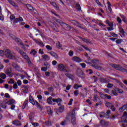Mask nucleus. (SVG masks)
<instances>
[{"mask_svg": "<svg viewBox=\"0 0 127 127\" xmlns=\"http://www.w3.org/2000/svg\"><path fill=\"white\" fill-rule=\"evenodd\" d=\"M4 55L8 59H11L12 60H16L17 59V57L15 53L11 52L9 49L5 50Z\"/></svg>", "mask_w": 127, "mask_h": 127, "instance_id": "1", "label": "nucleus"}, {"mask_svg": "<svg viewBox=\"0 0 127 127\" xmlns=\"http://www.w3.org/2000/svg\"><path fill=\"white\" fill-rule=\"evenodd\" d=\"M92 64V67H94L95 69H97L98 70H101L102 69V67L99 66V61L97 59H94L91 60Z\"/></svg>", "mask_w": 127, "mask_h": 127, "instance_id": "2", "label": "nucleus"}, {"mask_svg": "<svg viewBox=\"0 0 127 127\" xmlns=\"http://www.w3.org/2000/svg\"><path fill=\"white\" fill-rule=\"evenodd\" d=\"M68 21L71 23V24H73V25H75V26H77V27H79V28H81V29H85L84 28V27L82 26V25L79 23V22L75 20H69Z\"/></svg>", "mask_w": 127, "mask_h": 127, "instance_id": "3", "label": "nucleus"}, {"mask_svg": "<svg viewBox=\"0 0 127 127\" xmlns=\"http://www.w3.org/2000/svg\"><path fill=\"white\" fill-rule=\"evenodd\" d=\"M76 74L77 75H78V77L80 78H83L84 77V72H83V70L80 68H77L76 70Z\"/></svg>", "mask_w": 127, "mask_h": 127, "instance_id": "4", "label": "nucleus"}, {"mask_svg": "<svg viewBox=\"0 0 127 127\" xmlns=\"http://www.w3.org/2000/svg\"><path fill=\"white\" fill-rule=\"evenodd\" d=\"M12 66L15 69V70H16V71H21V68L17 63L13 62L12 63Z\"/></svg>", "mask_w": 127, "mask_h": 127, "instance_id": "5", "label": "nucleus"}, {"mask_svg": "<svg viewBox=\"0 0 127 127\" xmlns=\"http://www.w3.org/2000/svg\"><path fill=\"white\" fill-rule=\"evenodd\" d=\"M105 106L107 107V108H111V110H112L113 112H115V111H116V107H115V106L109 102H106Z\"/></svg>", "mask_w": 127, "mask_h": 127, "instance_id": "6", "label": "nucleus"}, {"mask_svg": "<svg viewBox=\"0 0 127 127\" xmlns=\"http://www.w3.org/2000/svg\"><path fill=\"white\" fill-rule=\"evenodd\" d=\"M110 66L116 69V70H119V71H121L123 70V67H121L119 64H110Z\"/></svg>", "mask_w": 127, "mask_h": 127, "instance_id": "7", "label": "nucleus"}, {"mask_svg": "<svg viewBox=\"0 0 127 127\" xmlns=\"http://www.w3.org/2000/svg\"><path fill=\"white\" fill-rule=\"evenodd\" d=\"M15 40L16 41V42H17V43H18L19 45H21V48H22L23 49H24L25 48V47L24 46V44L23 43H22V42L21 41V40L20 39H19V38H16L15 39Z\"/></svg>", "mask_w": 127, "mask_h": 127, "instance_id": "8", "label": "nucleus"}, {"mask_svg": "<svg viewBox=\"0 0 127 127\" xmlns=\"http://www.w3.org/2000/svg\"><path fill=\"white\" fill-rule=\"evenodd\" d=\"M58 70L64 72L65 70H66V68H65V66H64L63 64H60L58 65Z\"/></svg>", "mask_w": 127, "mask_h": 127, "instance_id": "9", "label": "nucleus"}, {"mask_svg": "<svg viewBox=\"0 0 127 127\" xmlns=\"http://www.w3.org/2000/svg\"><path fill=\"white\" fill-rule=\"evenodd\" d=\"M100 82L103 84L105 83H109V82H110V79L107 78L101 77L100 78Z\"/></svg>", "mask_w": 127, "mask_h": 127, "instance_id": "10", "label": "nucleus"}, {"mask_svg": "<svg viewBox=\"0 0 127 127\" xmlns=\"http://www.w3.org/2000/svg\"><path fill=\"white\" fill-rule=\"evenodd\" d=\"M62 26L64 27V29H65L68 31L71 30V26H70L69 24H67L65 23H64V24H63V25Z\"/></svg>", "mask_w": 127, "mask_h": 127, "instance_id": "11", "label": "nucleus"}, {"mask_svg": "<svg viewBox=\"0 0 127 127\" xmlns=\"http://www.w3.org/2000/svg\"><path fill=\"white\" fill-rule=\"evenodd\" d=\"M12 124L14 125V126H16V127H20V126H21V123L17 120L13 121Z\"/></svg>", "mask_w": 127, "mask_h": 127, "instance_id": "12", "label": "nucleus"}, {"mask_svg": "<svg viewBox=\"0 0 127 127\" xmlns=\"http://www.w3.org/2000/svg\"><path fill=\"white\" fill-rule=\"evenodd\" d=\"M26 7L29 10H30L31 12H34L35 11V9H34L32 5L29 4H26Z\"/></svg>", "mask_w": 127, "mask_h": 127, "instance_id": "13", "label": "nucleus"}, {"mask_svg": "<svg viewBox=\"0 0 127 127\" xmlns=\"http://www.w3.org/2000/svg\"><path fill=\"white\" fill-rule=\"evenodd\" d=\"M5 73L6 75L9 76V77H12V76L11 75V68H8L6 69Z\"/></svg>", "mask_w": 127, "mask_h": 127, "instance_id": "14", "label": "nucleus"}, {"mask_svg": "<svg viewBox=\"0 0 127 127\" xmlns=\"http://www.w3.org/2000/svg\"><path fill=\"white\" fill-rule=\"evenodd\" d=\"M20 21H23V19L21 17H19L18 18H16L14 20L13 22L14 23H17V22H19Z\"/></svg>", "mask_w": 127, "mask_h": 127, "instance_id": "15", "label": "nucleus"}, {"mask_svg": "<svg viewBox=\"0 0 127 127\" xmlns=\"http://www.w3.org/2000/svg\"><path fill=\"white\" fill-rule=\"evenodd\" d=\"M7 0V1H8L10 4L12 5V6H14L15 7H18V6L13 0Z\"/></svg>", "mask_w": 127, "mask_h": 127, "instance_id": "16", "label": "nucleus"}, {"mask_svg": "<svg viewBox=\"0 0 127 127\" xmlns=\"http://www.w3.org/2000/svg\"><path fill=\"white\" fill-rule=\"evenodd\" d=\"M120 16H121V18L122 19L123 21H124V22H125V23L127 24V17H126V16H125V15H123L122 14H120Z\"/></svg>", "mask_w": 127, "mask_h": 127, "instance_id": "17", "label": "nucleus"}, {"mask_svg": "<svg viewBox=\"0 0 127 127\" xmlns=\"http://www.w3.org/2000/svg\"><path fill=\"white\" fill-rule=\"evenodd\" d=\"M100 124L101 125V126H109V122L107 121H105L104 120H101L100 121Z\"/></svg>", "mask_w": 127, "mask_h": 127, "instance_id": "18", "label": "nucleus"}, {"mask_svg": "<svg viewBox=\"0 0 127 127\" xmlns=\"http://www.w3.org/2000/svg\"><path fill=\"white\" fill-rule=\"evenodd\" d=\"M52 101L54 102V103H59V102L61 103V102H62V99H61L60 98H58V99L53 98Z\"/></svg>", "mask_w": 127, "mask_h": 127, "instance_id": "19", "label": "nucleus"}, {"mask_svg": "<svg viewBox=\"0 0 127 127\" xmlns=\"http://www.w3.org/2000/svg\"><path fill=\"white\" fill-rule=\"evenodd\" d=\"M48 53L51 55V56H53V57H54L55 58H58V56L57 54L55 53V52L53 51L49 52Z\"/></svg>", "mask_w": 127, "mask_h": 127, "instance_id": "20", "label": "nucleus"}, {"mask_svg": "<svg viewBox=\"0 0 127 127\" xmlns=\"http://www.w3.org/2000/svg\"><path fill=\"white\" fill-rule=\"evenodd\" d=\"M72 60L73 61H75V62H81L82 61V60L78 57H73Z\"/></svg>", "mask_w": 127, "mask_h": 127, "instance_id": "21", "label": "nucleus"}, {"mask_svg": "<svg viewBox=\"0 0 127 127\" xmlns=\"http://www.w3.org/2000/svg\"><path fill=\"white\" fill-rule=\"evenodd\" d=\"M35 104H36V106L38 109H40L41 110V111H42V110H43V107H42L41 105H40V104H39V103H38V102L36 101Z\"/></svg>", "mask_w": 127, "mask_h": 127, "instance_id": "22", "label": "nucleus"}, {"mask_svg": "<svg viewBox=\"0 0 127 127\" xmlns=\"http://www.w3.org/2000/svg\"><path fill=\"white\" fill-rule=\"evenodd\" d=\"M122 117H125L124 123H127V112L125 111L123 114Z\"/></svg>", "mask_w": 127, "mask_h": 127, "instance_id": "23", "label": "nucleus"}, {"mask_svg": "<svg viewBox=\"0 0 127 127\" xmlns=\"http://www.w3.org/2000/svg\"><path fill=\"white\" fill-rule=\"evenodd\" d=\"M0 104L1 108H2L3 109H6V106H5V105H6V102L5 103L4 101H1Z\"/></svg>", "mask_w": 127, "mask_h": 127, "instance_id": "24", "label": "nucleus"}, {"mask_svg": "<svg viewBox=\"0 0 127 127\" xmlns=\"http://www.w3.org/2000/svg\"><path fill=\"white\" fill-rule=\"evenodd\" d=\"M42 58L45 61H48V60H50V58L47 55H44L42 56Z\"/></svg>", "mask_w": 127, "mask_h": 127, "instance_id": "25", "label": "nucleus"}, {"mask_svg": "<svg viewBox=\"0 0 127 127\" xmlns=\"http://www.w3.org/2000/svg\"><path fill=\"white\" fill-rule=\"evenodd\" d=\"M127 104L124 105L123 106L121 107L119 109V111H120V112H124V111H125L126 110V109H127Z\"/></svg>", "mask_w": 127, "mask_h": 127, "instance_id": "26", "label": "nucleus"}, {"mask_svg": "<svg viewBox=\"0 0 127 127\" xmlns=\"http://www.w3.org/2000/svg\"><path fill=\"white\" fill-rule=\"evenodd\" d=\"M15 102V101L14 99H10L8 101L6 102V105H12Z\"/></svg>", "mask_w": 127, "mask_h": 127, "instance_id": "27", "label": "nucleus"}, {"mask_svg": "<svg viewBox=\"0 0 127 127\" xmlns=\"http://www.w3.org/2000/svg\"><path fill=\"white\" fill-rule=\"evenodd\" d=\"M119 31L120 32V33H122V34L123 36H125V35H126V34H125L126 32H125V31L124 30V29H123V28L122 27H119Z\"/></svg>", "mask_w": 127, "mask_h": 127, "instance_id": "28", "label": "nucleus"}, {"mask_svg": "<svg viewBox=\"0 0 127 127\" xmlns=\"http://www.w3.org/2000/svg\"><path fill=\"white\" fill-rule=\"evenodd\" d=\"M79 88H82V85H78V84H74L73 85V88L75 89V90H78Z\"/></svg>", "mask_w": 127, "mask_h": 127, "instance_id": "29", "label": "nucleus"}, {"mask_svg": "<svg viewBox=\"0 0 127 127\" xmlns=\"http://www.w3.org/2000/svg\"><path fill=\"white\" fill-rule=\"evenodd\" d=\"M52 97H50L47 99V103L49 104V105L52 104Z\"/></svg>", "mask_w": 127, "mask_h": 127, "instance_id": "30", "label": "nucleus"}, {"mask_svg": "<svg viewBox=\"0 0 127 127\" xmlns=\"http://www.w3.org/2000/svg\"><path fill=\"white\" fill-rule=\"evenodd\" d=\"M93 101L95 102H97V103H101V100L100 99H99V97H98V96L95 95Z\"/></svg>", "mask_w": 127, "mask_h": 127, "instance_id": "31", "label": "nucleus"}, {"mask_svg": "<svg viewBox=\"0 0 127 127\" xmlns=\"http://www.w3.org/2000/svg\"><path fill=\"white\" fill-rule=\"evenodd\" d=\"M117 91L116 90L115 88L114 89L111 91V94L112 95H114V96H118V93L117 92Z\"/></svg>", "mask_w": 127, "mask_h": 127, "instance_id": "32", "label": "nucleus"}, {"mask_svg": "<svg viewBox=\"0 0 127 127\" xmlns=\"http://www.w3.org/2000/svg\"><path fill=\"white\" fill-rule=\"evenodd\" d=\"M36 43L38 44V45H40V46H41L42 47H44V44H43L42 42H39L35 40Z\"/></svg>", "mask_w": 127, "mask_h": 127, "instance_id": "33", "label": "nucleus"}, {"mask_svg": "<svg viewBox=\"0 0 127 127\" xmlns=\"http://www.w3.org/2000/svg\"><path fill=\"white\" fill-rule=\"evenodd\" d=\"M34 118V113L31 112L29 115V120L32 121V119Z\"/></svg>", "mask_w": 127, "mask_h": 127, "instance_id": "34", "label": "nucleus"}, {"mask_svg": "<svg viewBox=\"0 0 127 127\" xmlns=\"http://www.w3.org/2000/svg\"><path fill=\"white\" fill-rule=\"evenodd\" d=\"M29 102L30 103H31L32 105H35V102H34V100H33V99L32 98V96H30L29 97Z\"/></svg>", "mask_w": 127, "mask_h": 127, "instance_id": "35", "label": "nucleus"}, {"mask_svg": "<svg viewBox=\"0 0 127 127\" xmlns=\"http://www.w3.org/2000/svg\"><path fill=\"white\" fill-rule=\"evenodd\" d=\"M59 113H63V112H64V106H62L59 107Z\"/></svg>", "mask_w": 127, "mask_h": 127, "instance_id": "36", "label": "nucleus"}, {"mask_svg": "<svg viewBox=\"0 0 127 127\" xmlns=\"http://www.w3.org/2000/svg\"><path fill=\"white\" fill-rule=\"evenodd\" d=\"M82 41L84 42L85 43H91V41L89 39H86V38H83L82 39Z\"/></svg>", "mask_w": 127, "mask_h": 127, "instance_id": "37", "label": "nucleus"}, {"mask_svg": "<svg viewBox=\"0 0 127 127\" xmlns=\"http://www.w3.org/2000/svg\"><path fill=\"white\" fill-rule=\"evenodd\" d=\"M71 122L73 125H76V117L71 118Z\"/></svg>", "mask_w": 127, "mask_h": 127, "instance_id": "38", "label": "nucleus"}, {"mask_svg": "<svg viewBox=\"0 0 127 127\" xmlns=\"http://www.w3.org/2000/svg\"><path fill=\"white\" fill-rule=\"evenodd\" d=\"M23 88H24L23 92L25 94L27 93V91H28V87L27 86H23Z\"/></svg>", "mask_w": 127, "mask_h": 127, "instance_id": "39", "label": "nucleus"}, {"mask_svg": "<svg viewBox=\"0 0 127 127\" xmlns=\"http://www.w3.org/2000/svg\"><path fill=\"white\" fill-rule=\"evenodd\" d=\"M50 3L52 5H53V6H54V7H56V8H57V9H59V7L55 3L50 2Z\"/></svg>", "mask_w": 127, "mask_h": 127, "instance_id": "40", "label": "nucleus"}, {"mask_svg": "<svg viewBox=\"0 0 127 127\" xmlns=\"http://www.w3.org/2000/svg\"><path fill=\"white\" fill-rule=\"evenodd\" d=\"M0 77L1 79H4L5 78H6V75L3 73H0Z\"/></svg>", "mask_w": 127, "mask_h": 127, "instance_id": "41", "label": "nucleus"}, {"mask_svg": "<svg viewBox=\"0 0 127 127\" xmlns=\"http://www.w3.org/2000/svg\"><path fill=\"white\" fill-rule=\"evenodd\" d=\"M56 22H58V23H59L61 26H62V25L64 24V22L62 21V20L58 19L56 20Z\"/></svg>", "mask_w": 127, "mask_h": 127, "instance_id": "42", "label": "nucleus"}, {"mask_svg": "<svg viewBox=\"0 0 127 127\" xmlns=\"http://www.w3.org/2000/svg\"><path fill=\"white\" fill-rule=\"evenodd\" d=\"M44 66H45L46 67V68H49L50 67V64H48V63H47V62H45L44 63Z\"/></svg>", "mask_w": 127, "mask_h": 127, "instance_id": "43", "label": "nucleus"}, {"mask_svg": "<svg viewBox=\"0 0 127 127\" xmlns=\"http://www.w3.org/2000/svg\"><path fill=\"white\" fill-rule=\"evenodd\" d=\"M48 90L50 92V93H53V92L54 91V88H53V87H52V86L49 87L48 88Z\"/></svg>", "mask_w": 127, "mask_h": 127, "instance_id": "44", "label": "nucleus"}, {"mask_svg": "<svg viewBox=\"0 0 127 127\" xmlns=\"http://www.w3.org/2000/svg\"><path fill=\"white\" fill-rule=\"evenodd\" d=\"M99 95L102 99H106V94H104L103 93L100 92Z\"/></svg>", "mask_w": 127, "mask_h": 127, "instance_id": "45", "label": "nucleus"}, {"mask_svg": "<svg viewBox=\"0 0 127 127\" xmlns=\"http://www.w3.org/2000/svg\"><path fill=\"white\" fill-rule=\"evenodd\" d=\"M56 46H57V48H59V49H60V48H61V47H62V45L60 44V42H58L56 44Z\"/></svg>", "mask_w": 127, "mask_h": 127, "instance_id": "46", "label": "nucleus"}, {"mask_svg": "<svg viewBox=\"0 0 127 127\" xmlns=\"http://www.w3.org/2000/svg\"><path fill=\"white\" fill-rule=\"evenodd\" d=\"M116 90L117 91V92H118V93H119L120 94H123V93H124L123 90L118 88H116Z\"/></svg>", "mask_w": 127, "mask_h": 127, "instance_id": "47", "label": "nucleus"}, {"mask_svg": "<svg viewBox=\"0 0 127 127\" xmlns=\"http://www.w3.org/2000/svg\"><path fill=\"white\" fill-rule=\"evenodd\" d=\"M36 53H37V52L35 51V50L34 49L32 50L30 52V54H32V55H34V56L35 55Z\"/></svg>", "mask_w": 127, "mask_h": 127, "instance_id": "48", "label": "nucleus"}, {"mask_svg": "<svg viewBox=\"0 0 127 127\" xmlns=\"http://www.w3.org/2000/svg\"><path fill=\"white\" fill-rule=\"evenodd\" d=\"M75 7L77 10H81V6L79 4H76L75 5Z\"/></svg>", "mask_w": 127, "mask_h": 127, "instance_id": "49", "label": "nucleus"}, {"mask_svg": "<svg viewBox=\"0 0 127 127\" xmlns=\"http://www.w3.org/2000/svg\"><path fill=\"white\" fill-rule=\"evenodd\" d=\"M106 23H107V24H108V25L111 27L114 26V24H113V23H110V22H109V20H106Z\"/></svg>", "mask_w": 127, "mask_h": 127, "instance_id": "50", "label": "nucleus"}, {"mask_svg": "<svg viewBox=\"0 0 127 127\" xmlns=\"http://www.w3.org/2000/svg\"><path fill=\"white\" fill-rule=\"evenodd\" d=\"M37 98L39 100V103H42V102L40 101V100H42V96L41 95H38L37 96Z\"/></svg>", "mask_w": 127, "mask_h": 127, "instance_id": "51", "label": "nucleus"}, {"mask_svg": "<svg viewBox=\"0 0 127 127\" xmlns=\"http://www.w3.org/2000/svg\"><path fill=\"white\" fill-rule=\"evenodd\" d=\"M116 42L117 44H121L122 42H123V40L122 39H118L116 41Z\"/></svg>", "mask_w": 127, "mask_h": 127, "instance_id": "52", "label": "nucleus"}, {"mask_svg": "<svg viewBox=\"0 0 127 127\" xmlns=\"http://www.w3.org/2000/svg\"><path fill=\"white\" fill-rule=\"evenodd\" d=\"M73 94H74V96L77 97V96H78V95H79V90H76L75 91H74Z\"/></svg>", "mask_w": 127, "mask_h": 127, "instance_id": "53", "label": "nucleus"}, {"mask_svg": "<svg viewBox=\"0 0 127 127\" xmlns=\"http://www.w3.org/2000/svg\"><path fill=\"white\" fill-rule=\"evenodd\" d=\"M110 34L113 36V37H118V34H116L114 32H110Z\"/></svg>", "mask_w": 127, "mask_h": 127, "instance_id": "54", "label": "nucleus"}, {"mask_svg": "<svg viewBox=\"0 0 127 127\" xmlns=\"http://www.w3.org/2000/svg\"><path fill=\"white\" fill-rule=\"evenodd\" d=\"M19 53L23 57L24 55H25V53L24 52H23V51L22 50H20V51L19 52Z\"/></svg>", "mask_w": 127, "mask_h": 127, "instance_id": "55", "label": "nucleus"}, {"mask_svg": "<svg viewBox=\"0 0 127 127\" xmlns=\"http://www.w3.org/2000/svg\"><path fill=\"white\" fill-rule=\"evenodd\" d=\"M71 118H76V116L75 115V110H73L71 113Z\"/></svg>", "mask_w": 127, "mask_h": 127, "instance_id": "56", "label": "nucleus"}, {"mask_svg": "<svg viewBox=\"0 0 127 127\" xmlns=\"http://www.w3.org/2000/svg\"><path fill=\"white\" fill-rule=\"evenodd\" d=\"M46 48H47L48 50H52V47L49 45H47Z\"/></svg>", "mask_w": 127, "mask_h": 127, "instance_id": "57", "label": "nucleus"}, {"mask_svg": "<svg viewBox=\"0 0 127 127\" xmlns=\"http://www.w3.org/2000/svg\"><path fill=\"white\" fill-rule=\"evenodd\" d=\"M117 20L119 23H121L122 22V19H121L120 17H117Z\"/></svg>", "mask_w": 127, "mask_h": 127, "instance_id": "58", "label": "nucleus"}, {"mask_svg": "<svg viewBox=\"0 0 127 127\" xmlns=\"http://www.w3.org/2000/svg\"><path fill=\"white\" fill-rule=\"evenodd\" d=\"M3 55H4V52L0 50V56H3Z\"/></svg>", "mask_w": 127, "mask_h": 127, "instance_id": "59", "label": "nucleus"}, {"mask_svg": "<svg viewBox=\"0 0 127 127\" xmlns=\"http://www.w3.org/2000/svg\"><path fill=\"white\" fill-rule=\"evenodd\" d=\"M23 58L24 59H26V60H28L29 59V58L28 57V56H27L26 55V54H25L23 56Z\"/></svg>", "mask_w": 127, "mask_h": 127, "instance_id": "60", "label": "nucleus"}, {"mask_svg": "<svg viewBox=\"0 0 127 127\" xmlns=\"http://www.w3.org/2000/svg\"><path fill=\"white\" fill-rule=\"evenodd\" d=\"M114 86V84L111 83H108L107 85V88H112Z\"/></svg>", "mask_w": 127, "mask_h": 127, "instance_id": "61", "label": "nucleus"}, {"mask_svg": "<svg viewBox=\"0 0 127 127\" xmlns=\"http://www.w3.org/2000/svg\"><path fill=\"white\" fill-rule=\"evenodd\" d=\"M86 72H88L90 74H93V70H92V69L86 70Z\"/></svg>", "mask_w": 127, "mask_h": 127, "instance_id": "62", "label": "nucleus"}, {"mask_svg": "<svg viewBox=\"0 0 127 127\" xmlns=\"http://www.w3.org/2000/svg\"><path fill=\"white\" fill-rule=\"evenodd\" d=\"M32 126L34 127H38L39 126V124L38 123H34L32 124Z\"/></svg>", "mask_w": 127, "mask_h": 127, "instance_id": "63", "label": "nucleus"}, {"mask_svg": "<svg viewBox=\"0 0 127 127\" xmlns=\"http://www.w3.org/2000/svg\"><path fill=\"white\" fill-rule=\"evenodd\" d=\"M73 54H74V53H73V51H70L69 52V53H68V55H69V56H71V57H72Z\"/></svg>", "mask_w": 127, "mask_h": 127, "instance_id": "64", "label": "nucleus"}]
</instances>
